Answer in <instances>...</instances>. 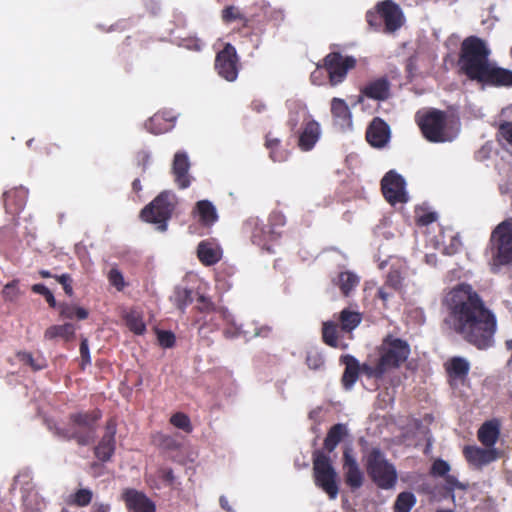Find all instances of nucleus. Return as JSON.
<instances>
[{
    "mask_svg": "<svg viewBox=\"0 0 512 512\" xmlns=\"http://www.w3.org/2000/svg\"><path fill=\"white\" fill-rule=\"evenodd\" d=\"M444 323L464 341L479 350L493 346L497 317L483 297L469 283H459L444 296Z\"/></svg>",
    "mask_w": 512,
    "mask_h": 512,
    "instance_id": "nucleus-1",
    "label": "nucleus"
},
{
    "mask_svg": "<svg viewBox=\"0 0 512 512\" xmlns=\"http://www.w3.org/2000/svg\"><path fill=\"white\" fill-rule=\"evenodd\" d=\"M378 357L362 364V373L373 379H382L391 370L400 368L409 358L410 345L406 340L387 335L377 348Z\"/></svg>",
    "mask_w": 512,
    "mask_h": 512,
    "instance_id": "nucleus-2",
    "label": "nucleus"
},
{
    "mask_svg": "<svg viewBox=\"0 0 512 512\" xmlns=\"http://www.w3.org/2000/svg\"><path fill=\"white\" fill-rule=\"evenodd\" d=\"M491 50L487 42L475 35L466 37L460 44L457 66L459 72L474 81L490 62Z\"/></svg>",
    "mask_w": 512,
    "mask_h": 512,
    "instance_id": "nucleus-3",
    "label": "nucleus"
},
{
    "mask_svg": "<svg viewBox=\"0 0 512 512\" xmlns=\"http://www.w3.org/2000/svg\"><path fill=\"white\" fill-rule=\"evenodd\" d=\"M102 415L99 408L71 413L67 427L58 428L56 433L66 440H75L80 446H87L95 440L97 423Z\"/></svg>",
    "mask_w": 512,
    "mask_h": 512,
    "instance_id": "nucleus-4",
    "label": "nucleus"
},
{
    "mask_svg": "<svg viewBox=\"0 0 512 512\" xmlns=\"http://www.w3.org/2000/svg\"><path fill=\"white\" fill-rule=\"evenodd\" d=\"M456 123L447 112L439 109H430L421 116L417 114V124L423 136L433 143L452 141L457 131L453 129Z\"/></svg>",
    "mask_w": 512,
    "mask_h": 512,
    "instance_id": "nucleus-5",
    "label": "nucleus"
},
{
    "mask_svg": "<svg viewBox=\"0 0 512 512\" xmlns=\"http://www.w3.org/2000/svg\"><path fill=\"white\" fill-rule=\"evenodd\" d=\"M365 18L369 27L376 32L394 33L404 24V14L393 0L378 2L374 9L366 12Z\"/></svg>",
    "mask_w": 512,
    "mask_h": 512,
    "instance_id": "nucleus-6",
    "label": "nucleus"
},
{
    "mask_svg": "<svg viewBox=\"0 0 512 512\" xmlns=\"http://www.w3.org/2000/svg\"><path fill=\"white\" fill-rule=\"evenodd\" d=\"M366 472L371 481L380 489H393L398 474L395 466L390 463L379 448H372L365 457Z\"/></svg>",
    "mask_w": 512,
    "mask_h": 512,
    "instance_id": "nucleus-7",
    "label": "nucleus"
},
{
    "mask_svg": "<svg viewBox=\"0 0 512 512\" xmlns=\"http://www.w3.org/2000/svg\"><path fill=\"white\" fill-rule=\"evenodd\" d=\"M489 245L492 270L512 263V217L500 222L491 232Z\"/></svg>",
    "mask_w": 512,
    "mask_h": 512,
    "instance_id": "nucleus-8",
    "label": "nucleus"
},
{
    "mask_svg": "<svg viewBox=\"0 0 512 512\" xmlns=\"http://www.w3.org/2000/svg\"><path fill=\"white\" fill-rule=\"evenodd\" d=\"M175 206V195L170 191H163L141 210L140 216L146 222L159 224V228L164 231Z\"/></svg>",
    "mask_w": 512,
    "mask_h": 512,
    "instance_id": "nucleus-9",
    "label": "nucleus"
},
{
    "mask_svg": "<svg viewBox=\"0 0 512 512\" xmlns=\"http://www.w3.org/2000/svg\"><path fill=\"white\" fill-rule=\"evenodd\" d=\"M313 476L317 487L321 488L331 499L338 495L337 473L330 457L321 451L313 455Z\"/></svg>",
    "mask_w": 512,
    "mask_h": 512,
    "instance_id": "nucleus-10",
    "label": "nucleus"
},
{
    "mask_svg": "<svg viewBox=\"0 0 512 512\" xmlns=\"http://www.w3.org/2000/svg\"><path fill=\"white\" fill-rule=\"evenodd\" d=\"M356 64L357 61L353 56L330 52L323 58V64H318V68H323L328 73L331 86H337L346 79L348 71L354 69Z\"/></svg>",
    "mask_w": 512,
    "mask_h": 512,
    "instance_id": "nucleus-11",
    "label": "nucleus"
},
{
    "mask_svg": "<svg viewBox=\"0 0 512 512\" xmlns=\"http://www.w3.org/2000/svg\"><path fill=\"white\" fill-rule=\"evenodd\" d=\"M215 70L223 79L233 82L237 79L239 73V57L236 48L226 43L221 51L215 57Z\"/></svg>",
    "mask_w": 512,
    "mask_h": 512,
    "instance_id": "nucleus-12",
    "label": "nucleus"
},
{
    "mask_svg": "<svg viewBox=\"0 0 512 512\" xmlns=\"http://www.w3.org/2000/svg\"><path fill=\"white\" fill-rule=\"evenodd\" d=\"M381 190L385 199L392 205L405 203V181L401 175L391 170L381 180Z\"/></svg>",
    "mask_w": 512,
    "mask_h": 512,
    "instance_id": "nucleus-13",
    "label": "nucleus"
},
{
    "mask_svg": "<svg viewBox=\"0 0 512 512\" xmlns=\"http://www.w3.org/2000/svg\"><path fill=\"white\" fill-rule=\"evenodd\" d=\"M474 81L488 86L510 87L512 86V71L489 62Z\"/></svg>",
    "mask_w": 512,
    "mask_h": 512,
    "instance_id": "nucleus-14",
    "label": "nucleus"
},
{
    "mask_svg": "<svg viewBox=\"0 0 512 512\" xmlns=\"http://www.w3.org/2000/svg\"><path fill=\"white\" fill-rule=\"evenodd\" d=\"M320 124L311 115L304 113L302 127L298 133V147L302 151H310L320 138Z\"/></svg>",
    "mask_w": 512,
    "mask_h": 512,
    "instance_id": "nucleus-15",
    "label": "nucleus"
},
{
    "mask_svg": "<svg viewBox=\"0 0 512 512\" xmlns=\"http://www.w3.org/2000/svg\"><path fill=\"white\" fill-rule=\"evenodd\" d=\"M463 455L473 467L480 469L498 459L499 453L495 448H481L478 446H465Z\"/></svg>",
    "mask_w": 512,
    "mask_h": 512,
    "instance_id": "nucleus-16",
    "label": "nucleus"
},
{
    "mask_svg": "<svg viewBox=\"0 0 512 512\" xmlns=\"http://www.w3.org/2000/svg\"><path fill=\"white\" fill-rule=\"evenodd\" d=\"M390 95V81L385 76L379 77L367 82L363 87H361L359 102H361L362 97L376 101H385L390 97Z\"/></svg>",
    "mask_w": 512,
    "mask_h": 512,
    "instance_id": "nucleus-17",
    "label": "nucleus"
},
{
    "mask_svg": "<svg viewBox=\"0 0 512 512\" xmlns=\"http://www.w3.org/2000/svg\"><path fill=\"white\" fill-rule=\"evenodd\" d=\"M343 471L345 482L350 488L358 489L363 485L364 474L349 448L343 451Z\"/></svg>",
    "mask_w": 512,
    "mask_h": 512,
    "instance_id": "nucleus-18",
    "label": "nucleus"
},
{
    "mask_svg": "<svg viewBox=\"0 0 512 512\" xmlns=\"http://www.w3.org/2000/svg\"><path fill=\"white\" fill-rule=\"evenodd\" d=\"M122 500L129 511L156 512L155 504L143 492L136 489H125L122 493Z\"/></svg>",
    "mask_w": 512,
    "mask_h": 512,
    "instance_id": "nucleus-19",
    "label": "nucleus"
},
{
    "mask_svg": "<svg viewBox=\"0 0 512 512\" xmlns=\"http://www.w3.org/2000/svg\"><path fill=\"white\" fill-rule=\"evenodd\" d=\"M190 166L191 164L186 152L178 151L175 153L172 162V174L179 189H186L191 184Z\"/></svg>",
    "mask_w": 512,
    "mask_h": 512,
    "instance_id": "nucleus-20",
    "label": "nucleus"
},
{
    "mask_svg": "<svg viewBox=\"0 0 512 512\" xmlns=\"http://www.w3.org/2000/svg\"><path fill=\"white\" fill-rule=\"evenodd\" d=\"M390 139V128L381 118L375 117L366 130L367 142L375 148H383Z\"/></svg>",
    "mask_w": 512,
    "mask_h": 512,
    "instance_id": "nucleus-21",
    "label": "nucleus"
},
{
    "mask_svg": "<svg viewBox=\"0 0 512 512\" xmlns=\"http://www.w3.org/2000/svg\"><path fill=\"white\" fill-rule=\"evenodd\" d=\"M243 231L250 235L251 241L258 246H265L273 239V232L258 217H250L243 224Z\"/></svg>",
    "mask_w": 512,
    "mask_h": 512,
    "instance_id": "nucleus-22",
    "label": "nucleus"
},
{
    "mask_svg": "<svg viewBox=\"0 0 512 512\" xmlns=\"http://www.w3.org/2000/svg\"><path fill=\"white\" fill-rule=\"evenodd\" d=\"M340 362L345 365V369L341 378L343 387L350 390L358 380L359 373L362 372V365L352 355H343Z\"/></svg>",
    "mask_w": 512,
    "mask_h": 512,
    "instance_id": "nucleus-23",
    "label": "nucleus"
},
{
    "mask_svg": "<svg viewBox=\"0 0 512 512\" xmlns=\"http://www.w3.org/2000/svg\"><path fill=\"white\" fill-rule=\"evenodd\" d=\"M28 191L23 187L14 188L4 192V206L6 212L10 214L20 213L26 205Z\"/></svg>",
    "mask_w": 512,
    "mask_h": 512,
    "instance_id": "nucleus-24",
    "label": "nucleus"
},
{
    "mask_svg": "<svg viewBox=\"0 0 512 512\" xmlns=\"http://www.w3.org/2000/svg\"><path fill=\"white\" fill-rule=\"evenodd\" d=\"M197 257L204 266H212L222 258L221 248L209 241H201L197 246Z\"/></svg>",
    "mask_w": 512,
    "mask_h": 512,
    "instance_id": "nucleus-25",
    "label": "nucleus"
},
{
    "mask_svg": "<svg viewBox=\"0 0 512 512\" xmlns=\"http://www.w3.org/2000/svg\"><path fill=\"white\" fill-rule=\"evenodd\" d=\"M193 213L198 217V222L203 226H212L218 220L216 208L209 200L198 201Z\"/></svg>",
    "mask_w": 512,
    "mask_h": 512,
    "instance_id": "nucleus-26",
    "label": "nucleus"
},
{
    "mask_svg": "<svg viewBox=\"0 0 512 512\" xmlns=\"http://www.w3.org/2000/svg\"><path fill=\"white\" fill-rule=\"evenodd\" d=\"M76 327L72 323L49 326L44 332V339L53 341L61 339L64 342H71L75 338Z\"/></svg>",
    "mask_w": 512,
    "mask_h": 512,
    "instance_id": "nucleus-27",
    "label": "nucleus"
},
{
    "mask_svg": "<svg viewBox=\"0 0 512 512\" xmlns=\"http://www.w3.org/2000/svg\"><path fill=\"white\" fill-rule=\"evenodd\" d=\"M500 434L497 421H486L478 430V440L485 446L493 448Z\"/></svg>",
    "mask_w": 512,
    "mask_h": 512,
    "instance_id": "nucleus-28",
    "label": "nucleus"
},
{
    "mask_svg": "<svg viewBox=\"0 0 512 512\" xmlns=\"http://www.w3.org/2000/svg\"><path fill=\"white\" fill-rule=\"evenodd\" d=\"M445 370L450 378L463 380L469 373L470 364L465 358L456 356L445 363Z\"/></svg>",
    "mask_w": 512,
    "mask_h": 512,
    "instance_id": "nucleus-29",
    "label": "nucleus"
},
{
    "mask_svg": "<svg viewBox=\"0 0 512 512\" xmlns=\"http://www.w3.org/2000/svg\"><path fill=\"white\" fill-rule=\"evenodd\" d=\"M347 435V428L344 424L338 423L333 425L325 439H324V448L329 452H333L337 445L342 441V439Z\"/></svg>",
    "mask_w": 512,
    "mask_h": 512,
    "instance_id": "nucleus-30",
    "label": "nucleus"
},
{
    "mask_svg": "<svg viewBox=\"0 0 512 512\" xmlns=\"http://www.w3.org/2000/svg\"><path fill=\"white\" fill-rule=\"evenodd\" d=\"M115 450L116 439H109L102 436L99 443L94 447V455L98 460L108 462L114 455Z\"/></svg>",
    "mask_w": 512,
    "mask_h": 512,
    "instance_id": "nucleus-31",
    "label": "nucleus"
},
{
    "mask_svg": "<svg viewBox=\"0 0 512 512\" xmlns=\"http://www.w3.org/2000/svg\"><path fill=\"white\" fill-rule=\"evenodd\" d=\"M16 358L23 365L29 366L35 372L41 371L48 366L47 360L42 354H38L35 357L31 352L19 351L16 353Z\"/></svg>",
    "mask_w": 512,
    "mask_h": 512,
    "instance_id": "nucleus-32",
    "label": "nucleus"
},
{
    "mask_svg": "<svg viewBox=\"0 0 512 512\" xmlns=\"http://www.w3.org/2000/svg\"><path fill=\"white\" fill-rule=\"evenodd\" d=\"M265 147L269 150V157L273 162H284L288 158V151L282 149L281 141L278 138H272L270 134L265 137Z\"/></svg>",
    "mask_w": 512,
    "mask_h": 512,
    "instance_id": "nucleus-33",
    "label": "nucleus"
},
{
    "mask_svg": "<svg viewBox=\"0 0 512 512\" xmlns=\"http://www.w3.org/2000/svg\"><path fill=\"white\" fill-rule=\"evenodd\" d=\"M331 113L333 117L342 124H350L351 112L345 100L333 98L331 101Z\"/></svg>",
    "mask_w": 512,
    "mask_h": 512,
    "instance_id": "nucleus-34",
    "label": "nucleus"
},
{
    "mask_svg": "<svg viewBox=\"0 0 512 512\" xmlns=\"http://www.w3.org/2000/svg\"><path fill=\"white\" fill-rule=\"evenodd\" d=\"M222 20L225 23H232L234 21H240L244 28L251 26V19L248 18L241 10L233 5L226 6L222 10Z\"/></svg>",
    "mask_w": 512,
    "mask_h": 512,
    "instance_id": "nucleus-35",
    "label": "nucleus"
},
{
    "mask_svg": "<svg viewBox=\"0 0 512 512\" xmlns=\"http://www.w3.org/2000/svg\"><path fill=\"white\" fill-rule=\"evenodd\" d=\"M417 502L416 496L410 491L399 493L393 505V512H410Z\"/></svg>",
    "mask_w": 512,
    "mask_h": 512,
    "instance_id": "nucleus-36",
    "label": "nucleus"
},
{
    "mask_svg": "<svg viewBox=\"0 0 512 512\" xmlns=\"http://www.w3.org/2000/svg\"><path fill=\"white\" fill-rule=\"evenodd\" d=\"M362 316L359 312L343 309L340 312L339 321L341 329L345 332H350L355 329L361 322Z\"/></svg>",
    "mask_w": 512,
    "mask_h": 512,
    "instance_id": "nucleus-37",
    "label": "nucleus"
},
{
    "mask_svg": "<svg viewBox=\"0 0 512 512\" xmlns=\"http://www.w3.org/2000/svg\"><path fill=\"white\" fill-rule=\"evenodd\" d=\"M60 317L64 319L84 320L88 317L89 313L85 308L78 307L72 304L62 303L59 305Z\"/></svg>",
    "mask_w": 512,
    "mask_h": 512,
    "instance_id": "nucleus-38",
    "label": "nucleus"
},
{
    "mask_svg": "<svg viewBox=\"0 0 512 512\" xmlns=\"http://www.w3.org/2000/svg\"><path fill=\"white\" fill-rule=\"evenodd\" d=\"M152 441L154 445L163 451H175L180 447V443L174 436L164 433H156Z\"/></svg>",
    "mask_w": 512,
    "mask_h": 512,
    "instance_id": "nucleus-39",
    "label": "nucleus"
},
{
    "mask_svg": "<svg viewBox=\"0 0 512 512\" xmlns=\"http://www.w3.org/2000/svg\"><path fill=\"white\" fill-rule=\"evenodd\" d=\"M358 284L359 278L352 272H341L338 276V286L345 296H348Z\"/></svg>",
    "mask_w": 512,
    "mask_h": 512,
    "instance_id": "nucleus-40",
    "label": "nucleus"
},
{
    "mask_svg": "<svg viewBox=\"0 0 512 512\" xmlns=\"http://www.w3.org/2000/svg\"><path fill=\"white\" fill-rule=\"evenodd\" d=\"M322 339L323 342L333 348H337L338 345V329L337 324L334 322H324L322 327Z\"/></svg>",
    "mask_w": 512,
    "mask_h": 512,
    "instance_id": "nucleus-41",
    "label": "nucleus"
},
{
    "mask_svg": "<svg viewBox=\"0 0 512 512\" xmlns=\"http://www.w3.org/2000/svg\"><path fill=\"white\" fill-rule=\"evenodd\" d=\"M93 493L89 489H79L74 494L70 496L69 503L79 506L85 507L89 505L92 501Z\"/></svg>",
    "mask_w": 512,
    "mask_h": 512,
    "instance_id": "nucleus-42",
    "label": "nucleus"
},
{
    "mask_svg": "<svg viewBox=\"0 0 512 512\" xmlns=\"http://www.w3.org/2000/svg\"><path fill=\"white\" fill-rule=\"evenodd\" d=\"M127 327L137 335H142L146 330V325L142 318L136 313H129L125 317Z\"/></svg>",
    "mask_w": 512,
    "mask_h": 512,
    "instance_id": "nucleus-43",
    "label": "nucleus"
},
{
    "mask_svg": "<svg viewBox=\"0 0 512 512\" xmlns=\"http://www.w3.org/2000/svg\"><path fill=\"white\" fill-rule=\"evenodd\" d=\"M170 423L176 428L182 429L185 432L192 431L190 418L182 412L173 414L170 418Z\"/></svg>",
    "mask_w": 512,
    "mask_h": 512,
    "instance_id": "nucleus-44",
    "label": "nucleus"
},
{
    "mask_svg": "<svg viewBox=\"0 0 512 512\" xmlns=\"http://www.w3.org/2000/svg\"><path fill=\"white\" fill-rule=\"evenodd\" d=\"M18 283V280H13L4 286L2 296L5 301L14 302L19 298L20 290Z\"/></svg>",
    "mask_w": 512,
    "mask_h": 512,
    "instance_id": "nucleus-45",
    "label": "nucleus"
},
{
    "mask_svg": "<svg viewBox=\"0 0 512 512\" xmlns=\"http://www.w3.org/2000/svg\"><path fill=\"white\" fill-rule=\"evenodd\" d=\"M403 278L400 271L390 270L386 276L385 285L395 292L400 291L402 288Z\"/></svg>",
    "mask_w": 512,
    "mask_h": 512,
    "instance_id": "nucleus-46",
    "label": "nucleus"
},
{
    "mask_svg": "<svg viewBox=\"0 0 512 512\" xmlns=\"http://www.w3.org/2000/svg\"><path fill=\"white\" fill-rule=\"evenodd\" d=\"M451 467L449 463L443 459H436L430 468V475L433 477H443L449 473Z\"/></svg>",
    "mask_w": 512,
    "mask_h": 512,
    "instance_id": "nucleus-47",
    "label": "nucleus"
},
{
    "mask_svg": "<svg viewBox=\"0 0 512 512\" xmlns=\"http://www.w3.org/2000/svg\"><path fill=\"white\" fill-rule=\"evenodd\" d=\"M157 340L161 347L163 348H171L175 345V335L171 331L167 330H158L157 331Z\"/></svg>",
    "mask_w": 512,
    "mask_h": 512,
    "instance_id": "nucleus-48",
    "label": "nucleus"
},
{
    "mask_svg": "<svg viewBox=\"0 0 512 512\" xmlns=\"http://www.w3.org/2000/svg\"><path fill=\"white\" fill-rule=\"evenodd\" d=\"M32 291L34 293L42 295L50 307H56V300L53 293L44 284H34L32 286Z\"/></svg>",
    "mask_w": 512,
    "mask_h": 512,
    "instance_id": "nucleus-49",
    "label": "nucleus"
},
{
    "mask_svg": "<svg viewBox=\"0 0 512 512\" xmlns=\"http://www.w3.org/2000/svg\"><path fill=\"white\" fill-rule=\"evenodd\" d=\"M324 358L319 352H308L306 356V364L312 370H319L324 366Z\"/></svg>",
    "mask_w": 512,
    "mask_h": 512,
    "instance_id": "nucleus-50",
    "label": "nucleus"
},
{
    "mask_svg": "<svg viewBox=\"0 0 512 512\" xmlns=\"http://www.w3.org/2000/svg\"><path fill=\"white\" fill-rule=\"evenodd\" d=\"M443 477L445 480L444 488L449 494H451L452 498H454L453 493H454L455 489H460V490L466 489V486L464 484H462L461 482H459L458 479L454 475L446 474Z\"/></svg>",
    "mask_w": 512,
    "mask_h": 512,
    "instance_id": "nucleus-51",
    "label": "nucleus"
},
{
    "mask_svg": "<svg viewBox=\"0 0 512 512\" xmlns=\"http://www.w3.org/2000/svg\"><path fill=\"white\" fill-rule=\"evenodd\" d=\"M436 220L437 214L435 212L425 210H422L421 213L417 212L415 217L416 224L420 227L428 226Z\"/></svg>",
    "mask_w": 512,
    "mask_h": 512,
    "instance_id": "nucleus-52",
    "label": "nucleus"
},
{
    "mask_svg": "<svg viewBox=\"0 0 512 512\" xmlns=\"http://www.w3.org/2000/svg\"><path fill=\"white\" fill-rule=\"evenodd\" d=\"M108 279H109V282L111 283V285H113L117 290L121 291L124 289V287H125L124 277L118 269L112 268L109 271Z\"/></svg>",
    "mask_w": 512,
    "mask_h": 512,
    "instance_id": "nucleus-53",
    "label": "nucleus"
},
{
    "mask_svg": "<svg viewBox=\"0 0 512 512\" xmlns=\"http://www.w3.org/2000/svg\"><path fill=\"white\" fill-rule=\"evenodd\" d=\"M150 161L151 155L148 151L141 150L136 153L135 162L136 165L142 169V172H145L147 170Z\"/></svg>",
    "mask_w": 512,
    "mask_h": 512,
    "instance_id": "nucleus-54",
    "label": "nucleus"
},
{
    "mask_svg": "<svg viewBox=\"0 0 512 512\" xmlns=\"http://www.w3.org/2000/svg\"><path fill=\"white\" fill-rule=\"evenodd\" d=\"M54 278L62 285L65 293L68 296L73 295V280L69 274L55 275Z\"/></svg>",
    "mask_w": 512,
    "mask_h": 512,
    "instance_id": "nucleus-55",
    "label": "nucleus"
},
{
    "mask_svg": "<svg viewBox=\"0 0 512 512\" xmlns=\"http://www.w3.org/2000/svg\"><path fill=\"white\" fill-rule=\"evenodd\" d=\"M116 432H117V421L114 417H111L106 421L105 432L103 434V437H107L109 439H115Z\"/></svg>",
    "mask_w": 512,
    "mask_h": 512,
    "instance_id": "nucleus-56",
    "label": "nucleus"
},
{
    "mask_svg": "<svg viewBox=\"0 0 512 512\" xmlns=\"http://www.w3.org/2000/svg\"><path fill=\"white\" fill-rule=\"evenodd\" d=\"M80 355L82 360V368L91 363L90 352L87 339H83L80 343Z\"/></svg>",
    "mask_w": 512,
    "mask_h": 512,
    "instance_id": "nucleus-57",
    "label": "nucleus"
},
{
    "mask_svg": "<svg viewBox=\"0 0 512 512\" xmlns=\"http://www.w3.org/2000/svg\"><path fill=\"white\" fill-rule=\"evenodd\" d=\"M198 303L201 304V306H199V310L202 311V312H210V311H213V312H216L218 313L220 316L222 315V312L221 311H216L215 307H214V304L208 300L207 298H205L203 295H200L198 297Z\"/></svg>",
    "mask_w": 512,
    "mask_h": 512,
    "instance_id": "nucleus-58",
    "label": "nucleus"
},
{
    "mask_svg": "<svg viewBox=\"0 0 512 512\" xmlns=\"http://www.w3.org/2000/svg\"><path fill=\"white\" fill-rule=\"evenodd\" d=\"M500 135L512 146V122H504L499 127Z\"/></svg>",
    "mask_w": 512,
    "mask_h": 512,
    "instance_id": "nucleus-59",
    "label": "nucleus"
},
{
    "mask_svg": "<svg viewBox=\"0 0 512 512\" xmlns=\"http://www.w3.org/2000/svg\"><path fill=\"white\" fill-rule=\"evenodd\" d=\"M395 291L393 290H390V288H388L385 284L383 286H381L378 291H377V297L379 299H381L384 303V305L386 304V302L389 300V298L392 297L393 293Z\"/></svg>",
    "mask_w": 512,
    "mask_h": 512,
    "instance_id": "nucleus-60",
    "label": "nucleus"
},
{
    "mask_svg": "<svg viewBox=\"0 0 512 512\" xmlns=\"http://www.w3.org/2000/svg\"><path fill=\"white\" fill-rule=\"evenodd\" d=\"M251 109L256 113H262L266 111L267 106L261 99H255L251 102Z\"/></svg>",
    "mask_w": 512,
    "mask_h": 512,
    "instance_id": "nucleus-61",
    "label": "nucleus"
},
{
    "mask_svg": "<svg viewBox=\"0 0 512 512\" xmlns=\"http://www.w3.org/2000/svg\"><path fill=\"white\" fill-rule=\"evenodd\" d=\"M161 478L168 484H172L174 481V474L171 468H163L160 471Z\"/></svg>",
    "mask_w": 512,
    "mask_h": 512,
    "instance_id": "nucleus-62",
    "label": "nucleus"
},
{
    "mask_svg": "<svg viewBox=\"0 0 512 512\" xmlns=\"http://www.w3.org/2000/svg\"><path fill=\"white\" fill-rule=\"evenodd\" d=\"M297 116H298V113L290 114V117H289V120H288V125L290 126L292 131L297 127V124H298V121H299Z\"/></svg>",
    "mask_w": 512,
    "mask_h": 512,
    "instance_id": "nucleus-63",
    "label": "nucleus"
},
{
    "mask_svg": "<svg viewBox=\"0 0 512 512\" xmlns=\"http://www.w3.org/2000/svg\"><path fill=\"white\" fill-rule=\"evenodd\" d=\"M110 506L108 504H99L93 507L92 512H109Z\"/></svg>",
    "mask_w": 512,
    "mask_h": 512,
    "instance_id": "nucleus-64",
    "label": "nucleus"
}]
</instances>
